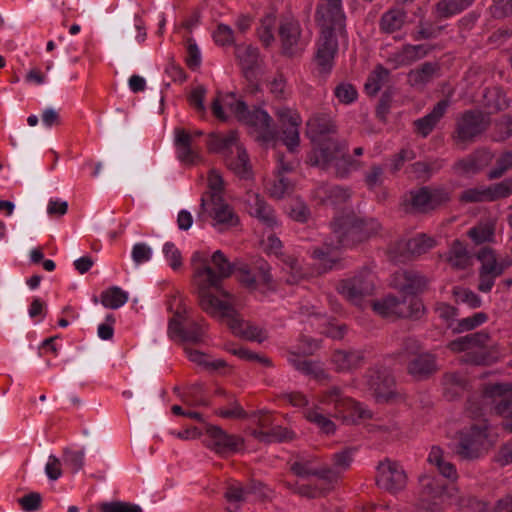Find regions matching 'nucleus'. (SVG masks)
I'll return each instance as SVG.
<instances>
[{
	"label": "nucleus",
	"mask_w": 512,
	"mask_h": 512,
	"mask_svg": "<svg viewBox=\"0 0 512 512\" xmlns=\"http://www.w3.org/2000/svg\"><path fill=\"white\" fill-rule=\"evenodd\" d=\"M486 188L488 201H496L506 198L512 194V177L500 183L486 186Z\"/></svg>",
	"instance_id": "obj_51"
},
{
	"label": "nucleus",
	"mask_w": 512,
	"mask_h": 512,
	"mask_svg": "<svg viewBox=\"0 0 512 512\" xmlns=\"http://www.w3.org/2000/svg\"><path fill=\"white\" fill-rule=\"evenodd\" d=\"M374 288V276L369 271H363L352 278L341 281L337 289L352 304L363 308L366 298L373 294Z\"/></svg>",
	"instance_id": "obj_11"
},
{
	"label": "nucleus",
	"mask_w": 512,
	"mask_h": 512,
	"mask_svg": "<svg viewBox=\"0 0 512 512\" xmlns=\"http://www.w3.org/2000/svg\"><path fill=\"white\" fill-rule=\"evenodd\" d=\"M245 202L250 215L258 218L262 223L269 227L276 225L277 221L273 210L266 204L259 194L255 192H248Z\"/></svg>",
	"instance_id": "obj_24"
},
{
	"label": "nucleus",
	"mask_w": 512,
	"mask_h": 512,
	"mask_svg": "<svg viewBox=\"0 0 512 512\" xmlns=\"http://www.w3.org/2000/svg\"><path fill=\"white\" fill-rule=\"evenodd\" d=\"M446 261L456 269H465L471 265L472 257L466 246L459 240H454L446 256Z\"/></svg>",
	"instance_id": "obj_38"
},
{
	"label": "nucleus",
	"mask_w": 512,
	"mask_h": 512,
	"mask_svg": "<svg viewBox=\"0 0 512 512\" xmlns=\"http://www.w3.org/2000/svg\"><path fill=\"white\" fill-rule=\"evenodd\" d=\"M294 190V182L286 175L281 173L276 174V178L269 188L271 197L281 199L290 195Z\"/></svg>",
	"instance_id": "obj_47"
},
{
	"label": "nucleus",
	"mask_w": 512,
	"mask_h": 512,
	"mask_svg": "<svg viewBox=\"0 0 512 512\" xmlns=\"http://www.w3.org/2000/svg\"><path fill=\"white\" fill-rule=\"evenodd\" d=\"M459 199L465 203L485 202L488 201L486 186L474 187L464 190Z\"/></svg>",
	"instance_id": "obj_56"
},
{
	"label": "nucleus",
	"mask_w": 512,
	"mask_h": 512,
	"mask_svg": "<svg viewBox=\"0 0 512 512\" xmlns=\"http://www.w3.org/2000/svg\"><path fill=\"white\" fill-rule=\"evenodd\" d=\"M168 309L173 312V317L170 319L168 326L170 337L183 342L199 343L203 336V329L195 322H192L187 328L184 327L187 308L180 295L171 297L168 302Z\"/></svg>",
	"instance_id": "obj_8"
},
{
	"label": "nucleus",
	"mask_w": 512,
	"mask_h": 512,
	"mask_svg": "<svg viewBox=\"0 0 512 512\" xmlns=\"http://www.w3.org/2000/svg\"><path fill=\"white\" fill-rule=\"evenodd\" d=\"M428 462L437 467L439 473L451 481L458 478L455 466L448 461L447 456L442 448L433 446L428 455Z\"/></svg>",
	"instance_id": "obj_33"
},
{
	"label": "nucleus",
	"mask_w": 512,
	"mask_h": 512,
	"mask_svg": "<svg viewBox=\"0 0 512 512\" xmlns=\"http://www.w3.org/2000/svg\"><path fill=\"white\" fill-rule=\"evenodd\" d=\"M252 436L265 444L290 441L294 439V433L281 426H271L269 430H253Z\"/></svg>",
	"instance_id": "obj_39"
},
{
	"label": "nucleus",
	"mask_w": 512,
	"mask_h": 512,
	"mask_svg": "<svg viewBox=\"0 0 512 512\" xmlns=\"http://www.w3.org/2000/svg\"><path fill=\"white\" fill-rule=\"evenodd\" d=\"M128 300V295L119 287H111L101 294V303L104 307L117 309L123 306Z\"/></svg>",
	"instance_id": "obj_45"
},
{
	"label": "nucleus",
	"mask_w": 512,
	"mask_h": 512,
	"mask_svg": "<svg viewBox=\"0 0 512 512\" xmlns=\"http://www.w3.org/2000/svg\"><path fill=\"white\" fill-rule=\"evenodd\" d=\"M207 448L217 454L225 455L238 451L243 444V439L237 435L229 434L219 426H206Z\"/></svg>",
	"instance_id": "obj_14"
},
{
	"label": "nucleus",
	"mask_w": 512,
	"mask_h": 512,
	"mask_svg": "<svg viewBox=\"0 0 512 512\" xmlns=\"http://www.w3.org/2000/svg\"><path fill=\"white\" fill-rule=\"evenodd\" d=\"M438 70L436 63L426 62L408 73V82L413 87L423 88L436 77Z\"/></svg>",
	"instance_id": "obj_36"
},
{
	"label": "nucleus",
	"mask_w": 512,
	"mask_h": 512,
	"mask_svg": "<svg viewBox=\"0 0 512 512\" xmlns=\"http://www.w3.org/2000/svg\"><path fill=\"white\" fill-rule=\"evenodd\" d=\"M469 347V353H466L463 361L472 364H490L496 360L492 348L489 346L490 336L487 332L480 331L465 336Z\"/></svg>",
	"instance_id": "obj_13"
},
{
	"label": "nucleus",
	"mask_w": 512,
	"mask_h": 512,
	"mask_svg": "<svg viewBox=\"0 0 512 512\" xmlns=\"http://www.w3.org/2000/svg\"><path fill=\"white\" fill-rule=\"evenodd\" d=\"M476 257L481 262L479 271L492 273L493 275H501L512 264V261L508 258L498 260L494 250L487 246L482 247L477 252Z\"/></svg>",
	"instance_id": "obj_26"
},
{
	"label": "nucleus",
	"mask_w": 512,
	"mask_h": 512,
	"mask_svg": "<svg viewBox=\"0 0 512 512\" xmlns=\"http://www.w3.org/2000/svg\"><path fill=\"white\" fill-rule=\"evenodd\" d=\"M192 261L195 266L194 281L197 286L200 307L210 315L231 314L229 303L219 300L210 291L213 288L223 296H229L227 292L221 289V281L232 273L230 262L220 250L212 255V263L217 272L207 264L206 258L200 253H195Z\"/></svg>",
	"instance_id": "obj_1"
},
{
	"label": "nucleus",
	"mask_w": 512,
	"mask_h": 512,
	"mask_svg": "<svg viewBox=\"0 0 512 512\" xmlns=\"http://www.w3.org/2000/svg\"><path fill=\"white\" fill-rule=\"evenodd\" d=\"M468 387V379L459 372H447L442 378L443 395L447 400L460 397Z\"/></svg>",
	"instance_id": "obj_30"
},
{
	"label": "nucleus",
	"mask_w": 512,
	"mask_h": 512,
	"mask_svg": "<svg viewBox=\"0 0 512 512\" xmlns=\"http://www.w3.org/2000/svg\"><path fill=\"white\" fill-rule=\"evenodd\" d=\"M101 510L103 512H142L139 505L121 501L104 503Z\"/></svg>",
	"instance_id": "obj_61"
},
{
	"label": "nucleus",
	"mask_w": 512,
	"mask_h": 512,
	"mask_svg": "<svg viewBox=\"0 0 512 512\" xmlns=\"http://www.w3.org/2000/svg\"><path fill=\"white\" fill-rule=\"evenodd\" d=\"M279 37L283 53L287 56H295L304 49L300 24L293 18H286L281 21Z\"/></svg>",
	"instance_id": "obj_18"
},
{
	"label": "nucleus",
	"mask_w": 512,
	"mask_h": 512,
	"mask_svg": "<svg viewBox=\"0 0 512 512\" xmlns=\"http://www.w3.org/2000/svg\"><path fill=\"white\" fill-rule=\"evenodd\" d=\"M448 106L449 100L444 99L439 101L429 114L414 122L416 132L422 137L428 136L443 117Z\"/></svg>",
	"instance_id": "obj_29"
},
{
	"label": "nucleus",
	"mask_w": 512,
	"mask_h": 512,
	"mask_svg": "<svg viewBox=\"0 0 512 512\" xmlns=\"http://www.w3.org/2000/svg\"><path fill=\"white\" fill-rule=\"evenodd\" d=\"M364 353L360 350H337L332 355V363L338 372H351L364 364Z\"/></svg>",
	"instance_id": "obj_27"
},
{
	"label": "nucleus",
	"mask_w": 512,
	"mask_h": 512,
	"mask_svg": "<svg viewBox=\"0 0 512 512\" xmlns=\"http://www.w3.org/2000/svg\"><path fill=\"white\" fill-rule=\"evenodd\" d=\"M448 199V194L439 190L431 192L427 188H420L410 192V203L413 209L420 212L434 209Z\"/></svg>",
	"instance_id": "obj_23"
},
{
	"label": "nucleus",
	"mask_w": 512,
	"mask_h": 512,
	"mask_svg": "<svg viewBox=\"0 0 512 512\" xmlns=\"http://www.w3.org/2000/svg\"><path fill=\"white\" fill-rule=\"evenodd\" d=\"M407 241L408 250H410L412 259L425 254L435 245L434 239L426 236L425 234H419Z\"/></svg>",
	"instance_id": "obj_48"
},
{
	"label": "nucleus",
	"mask_w": 512,
	"mask_h": 512,
	"mask_svg": "<svg viewBox=\"0 0 512 512\" xmlns=\"http://www.w3.org/2000/svg\"><path fill=\"white\" fill-rule=\"evenodd\" d=\"M429 52L427 45H405L400 51L394 53L390 60L396 65H408L426 56Z\"/></svg>",
	"instance_id": "obj_37"
},
{
	"label": "nucleus",
	"mask_w": 512,
	"mask_h": 512,
	"mask_svg": "<svg viewBox=\"0 0 512 512\" xmlns=\"http://www.w3.org/2000/svg\"><path fill=\"white\" fill-rule=\"evenodd\" d=\"M389 71L382 66L377 67L365 84V90L369 95H375L381 87L387 83Z\"/></svg>",
	"instance_id": "obj_49"
},
{
	"label": "nucleus",
	"mask_w": 512,
	"mask_h": 512,
	"mask_svg": "<svg viewBox=\"0 0 512 512\" xmlns=\"http://www.w3.org/2000/svg\"><path fill=\"white\" fill-rule=\"evenodd\" d=\"M298 371L304 373L305 375L312 376L313 378L317 380H328L329 375L325 372V370L322 368V366L313 361L304 360L300 367L298 368Z\"/></svg>",
	"instance_id": "obj_57"
},
{
	"label": "nucleus",
	"mask_w": 512,
	"mask_h": 512,
	"mask_svg": "<svg viewBox=\"0 0 512 512\" xmlns=\"http://www.w3.org/2000/svg\"><path fill=\"white\" fill-rule=\"evenodd\" d=\"M213 36L218 45L225 46L234 43V32L225 24H219Z\"/></svg>",
	"instance_id": "obj_63"
},
{
	"label": "nucleus",
	"mask_w": 512,
	"mask_h": 512,
	"mask_svg": "<svg viewBox=\"0 0 512 512\" xmlns=\"http://www.w3.org/2000/svg\"><path fill=\"white\" fill-rule=\"evenodd\" d=\"M235 56L247 79L253 75V69L258 63V50L250 45H237Z\"/></svg>",
	"instance_id": "obj_35"
},
{
	"label": "nucleus",
	"mask_w": 512,
	"mask_h": 512,
	"mask_svg": "<svg viewBox=\"0 0 512 512\" xmlns=\"http://www.w3.org/2000/svg\"><path fill=\"white\" fill-rule=\"evenodd\" d=\"M208 189L209 191L203 196L207 199H212L216 194L217 196H222V192L224 190V180L221 173L212 168L208 172Z\"/></svg>",
	"instance_id": "obj_52"
},
{
	"label": "nucleus",
	"mask_w": 512,
	"mask_h": 512,
	"mask_svg": "<svg viewBox=\"0 0 512 512\" xmlns=\"http://www.w3.org/2000/svg\"><path fill=\"white\" fill-rule=\"evenodd\" d=\"M378 229L379 224L374 220L365 221L353 213L343 215L333 223V234L336 237V242L332 240L325 243L323 248L314 251V255L325 261L333 250L348 244L350 239L352 242L361 241L376 233Z\"/></svg>",
	"instance_id": "obj_5"
},
{
	"label": "nucleus",
	"mask_w": 512,
	"mask_h": 512,
	"mask_svg": "<svg viewBox=\"0 0 512 512\" xmlns=\"http://www.w3.org/2000/svg\"><path fill=\"white\" fill-rule=\"evenodd\" d=\"M193 135L185 130H176L175 144L177 147L178 158L186 164H194L199 159V155L192 149Z\"/></svg>",
	"instance_id": "obj_34"
},
{
	"label": "nucleus",
	"mask_w": 512,
	"mask_h": 512,
	"mask_svg": "<svg viewBox=\"0 0 512 512\" xmlns=\"http://www.w3.org/2000/svg\"><path fill=\"white\" fill-rule=\"evenodd\" d=\"M367 385L378 402H387L393 396L394 378L384 367H374L366 374Z\"/></svg>",
	"instance_id": "obj_17"
},
{
	"label": "nucleus",
	"mask_w": 512,
	"mask_h": 512,
	"mask_svg": "<svg viewBox=\"0 0 512 512\" xmlns=\"http://www.w3.org/2000/svg\"><path fill=\"white\" fill-rule=\"evenodd\" d=\"M321 405L333 406L335 418H341L347 424L356 423L357 419H366L371 417L370 411L361 407L359 403L352 398L345 396L338 386H332L324 390L318 396V404L305 411V418L316 425L318 429L327 435L333 434L336 425L331 416L324 413Z\"/></svg>",
	"instance_id": "obj_2"
},
{
	"label": "nucleus",
	"mask_w": 512,
	"mask_h": 512,
	"mask_svg": "<svg viewBox=\"0 0 512 512\" xmlns=\"http://www.w3.org/2000/svg\"><path fill=\"white\" fill-rule=\"evenodd\" d=\"M512 168V152L507 151L500 155L496 161L495 168L488 173L489 179L500 178L506 171Z\"/></svg>",
	"instance_id": "obj_54"
},
{
	"label": "nucleus",
	"mask_w": 512,
	"mask_h": 512,
	"mask_svg": "<svg viewBox=\"0 0 512 512\" xmlns=\"http://www.w3.org/2000/svg\"><path fill=\"white\" fill-rule=\"evenodd\" d=\"M407 477L402 466L395 461L385 459L378 465L377 484L389 492L402 490L406 485Z\"/></svg>",
	"instance_id": "obj_15"
},
{
	"label": "nucleus",
	"mask_w": 512,
	"mask_h": 512,
	"mask_svg": "<svg viewBox=\"0 0 512 512\" xmlns=\"http://www.w3.org/2000/svg\"><path fill=\"white\" fill-rule=\"evenodd\" d=\"M384 181V167L372 165L365 174V183L370 189L381 186Z\"/></svg>",
	"instance_id": "obj_59"
},
{
	"label": "nucleus",
	"mask_w": 512,
	"mask_h": 512,
	"mask_svg": "<svg viewBox=\"0 0 512 512\" xmlns=\"http://www.w3.org/2000/svg\"><path fill=\"white\" fill-rule=\"evenodd\" d=\"M300 125H292L283 128V141L289 151L293 152L299 146L300 136L298 127Z\"/></svg>",
	"instance_id": "obj_62"
},
{
	"label": "nucleus",
	"mask_w": 512,
	"mask_h": 512,
	"mask_svg": "<svg viewBox=\"0 0 512 512\" xmlns=\"http://www.w3.org/2000/svg\"><path fill=\"white\" fill-rule=\"evenodd\" d=\"M454 295L458 302L465 303L471 308H477L481 305L480 297L469 289L456 288Z\"/></svg>",
	"instance_id": "obj_60"
},
{
	"label": "nucleus",
	"mask_w": 512,
	"mask_h": 512,
	"mask_svg": "<svg viewBox=\"0 0 512 512\" xmlns=\"http://www.w3.org/2000/svg\"><path fill=\"white\" fill-rule=\"evenodd\" d=\"M275 24V15L272 13L267 14L261 20L259 28V37L264 45L269 46L274 41L273 27Z\"/></svg>",
	"instance_id": "obj_53"
},
{
	"label": "nucleus",
	"mask_w": 512,
	"mask_h": 512,
	"mask_svg": "<svg viewBox=\"0 0 512 512\" xmlns=\"http://www.w3.org/2000/svg\"><path fill=\"white\" fill-rule=\"evenodd\" d=\"M224 108L229 109L239 121L255 127L264 139H271L275 136L273 120L266 111L261 109L250 111L243 101L236 99L233 93L217 97L211 104L213 115L221 121L227 120Z\"/></svg>",
	"instance_id": "obj_4"
},
{
	"label": "nucleus",
	"mask_w": 512,
	"mask_h": 512,
	"mask_svg": "<svg viewBox=\"0 0 512 512\" xmlns=\"http://www.w3.org/2000/svg\"><path fill=\"white\" fill-rule=\"evenodd\" d=\"M337 31L320 30L317 43L316 62L323 71H329L338 50Z\"/></svg>",
	"instance_id": "obj_19"
},
{
	"label": "nucleus",
	"mask_w": 512,
	"mask_h": 512,
	"mask_svg": "<svg viewBox=\"0 0 512 512\" xmlns=\"http://www.w3.org/2000/svg\"><path fill=\"white\" fill-rule=\"evenodd\" d=\"M314 196L322 203L339 205L348 201L351 196V192L347 188L330 186L322 183L316 188Z\"/></svg>",
	"instance_id": "obj_32"
},
{
	"label": "nucleus",
	"mask_w": 512,
	"mask_h": 512,
	"mask_svg": "<svg viewBox=\"0 0 512 512\" xmlns=\"http://www.w3.org/2000/svg\"><path fill=\"white\" fill-rule=\"evenodd\" d=\"M473 0H440L435 5V14L439 19L451 17L468 8Z\"/></svg>",
	"instance_id": "obj_42"
},
{
	"label": "nucleus",
	"mask_w": 512,
	"mask_h": 512,
	"mask_svg": "<svg viewBox=\"0 0 512 512\" xmlns=\"http://www.w3.org/2000/svg\"><path fill=\"white\" fill-rule=\"evenodd\" d=\"M307 163L322 170L333 168L338 177H346L359 168V162L348 155L346 144L335 137L313 144Z\"/></svg>",
	"instance_id": "obj_3"
},
{
	"label": "nucleus",
	"mask_w": 512,
	"mask_h": 512,
	"mask_svg": "<svg viewBox=\"0 0 512 512\" xmlns=\"http://www.w3.org/2000/svg\"><path fill=\"white\" fill-rule=\"evenodd\" d=\"M315 19L320 30L337 31L340 36L346 34L342 0H323L317 6Z\"/></svg>",
	"instance_id": "obj_12"
},
{
	"label": "nucleus",
	"mask_w": 512,
	"mask_h": 512,
	"mask_svg": "<svg viewBox=\"0 0 512 512\" xmlns=\"http://www.w3.org/2000/svg\"><path fill=\"white\" fill-rule=\"evenodd\" d=\"M460 505L466 508L468 512H487V504L474 496H462Z\"/></svg>",
	"instance_id": "obj_64"
},
{
	"label": "nucleus",
	"mask_w": 512,
	"mask_h": 512,
	"mask_svg": "<svg viewBox=\"0 0 512 512\" xmlns=\"http://www.w3.org/2000/svg\"><path fill=\"white\" fill-rule=\"evenodd\" d=\"M406 12L395 8L385 12L380 21L381 29L386 33H393L400 30L406 22Z\"/></svg>",
	"instance_id": "obj_43"
},
{
	"label": "nucleus",
	"mask_w": 512,
	"mask_h": 512,
	"mask_svg": "<svg viewBox=\"0 0 512 512\" xmlns=\"http://www.w3.org/2000/svg\"><path fill=\"white\" fill-rule=\"evenodd\" d=\"M291 471L302 478H308L310 476H316L329 483H332L338 479V473L333 468L326 466H318L315 461L306 457H298L294 462L290 464Z\"/></svg>",
	"instance_id": "obj_20"
},
{
	"label": "nucleus",
	"mask_w": 512,
	"mask_h": 512,
	"mask_svg": "<svg viewBox=\"0 0 512 512\" xmlns=\"http://www.w3.org/2000/svg\"><path fill=\"white\" fill-rule=\"evenodd\" d=\"M437 370L435 357L430 353H422L416 356L408 364V372L414 378L422 380L428 378Z\"/></svg>",
	"instance_id": "obj_31"
},
{
	"label": "nucleus",
	"mask_w": 512,
	"mask_h": 512,
	"mask_svg": "<svg viewBox=\"0 0 512 512\" xmlns=\"http://www.w3.org/2000/svg\"><path fill=\"white\" fill-rule=\"evenodd\" d=\"M284 264L289 268V282L295 283L305 276V272L299 260L293 255H287L283 259Z\"/></svg>",
	"instance_id": "obj_58"
},
{
	"label": "nucleus",
	"mask_w": 512,
	"mask_h": 512,
	"mask_svg": "<svg viewBox=\"0 0 512 512\" xmlns=\"http://www.w3.org/2000/svg\"><path fill=\"white\" fill-rule=\"evenodd\" d=\"M419 481L424 501H432L434 504H438L444 500L446 495H451L443 481L435 476L423 475Z\"/></svg>",
	"instance_id": "obj_25"
},
{
	"label": "nucleus",
	"mask_w": 512,
	"mask_h": 512,
	"mask_svg": "<svg viewBox=\"0 0 512 512\" xmlns=\"http://www.w3.org/2000/svg\"><path fill=\"white\" fill-rule=\"evenodd\" d=\"M210 151L220 153L227 167L238 177L248 179L252 175L248 155L238 142L237 133L230 131L227 135L210 134L207 142Z\"/></svg>",
	"instance_id": "obj_6"
},
{
	"label": "nucleus",
	"mask_w": 512,
	"mask_h": 512,
	"mask_svg": "<svg viewBox=\"0 0 512 512\" xmlns=\"http://www.w3.org/2000/svg\"><path fill=\"white\" fill-rule=\"evenodd\" d=\"M455 452L463 459H476L483 453L488 439L486 420H480L457 433Z\"/></svg>",
	"instance_id": "obj_9"
},
{
	"label": "nucleus",
	"mask_w": 512,
	"mask_h": 512,
	"mask_svg": "<svg viewBox=\"0 0 512 512\" xmlns=\"http://www.w3.org/2000/svg\"><path fill=\"white\" fill-rule=\"evenodd\" d=\"M201 208L213 218L215 221L214 225H220L227 229L237 226L239 223L238 216L224 201L222 196H217L215 194L212 199L202 197Z\"/></svg>",
	"instance_id": "obj_16"
},
{
	"label": "nucleus",
	"mask_w": 512,
	"mask_h": 512,
	"mask_svg": "<svg viewBox=\"0 0 512 512\" xmlns=\"http://www.w3.org/2000/svg\"><path fill=\"white\" fill-rule=\"evenodd\" d=\"M487 320V315L483 312L475 313L470 317L463 318L459 320L457 327L454 328V331L457 333H462L465 331L472 330Z\"/></svg>",
	"instance_id": "obj_55"
},
{
	"label": "nucleus",
	"mask_w": 512,
	"mask_h": 512,
	"mask_svg": "<svg viewBox=\"0 0 512 512\" xmlns=\"http://www.w3.org/2000/svg\"><path fill=\"white\" fill-rule=\"evenodd\" d=\"M492 159V154L487 150L477 151L473 156L459 161L457 169L464 173H475L486 166Z\"/></svg>",
	"instance_id": "obj_40"
},
{
	"label": "nucleus",
	"mask_w": 512,
	"mask_h": 512,
	"mask_svg": "<svg viewBox=\"0 0 512 512\" xmlns=\"http://www.w3.org/2000/svg\"><path fill=\"white\" fill-rule=\"evenodd\" d=\"M373 310L383 317L405 315L404 305L395 297L389 296L372 303Z\"/></svg>",
	"instance_id": "obj_41"
},
{
	"label": "nucleus",
	"mask_w": 512,
	"mask_h": 512,
	"mask_svg": "<svg viewBox=\"0 0 512 512\" xmlns=\"http://www.w3.org/2000/svg\"><path fill=\"white\" fill-rule=\"evenodd\" d=\"M185 352L191 362L207 370L216 371L227 365L222 359L211 360L206 354L199 350L186 347Z\"/></svg>",
	"instance_id": "obj_44"
},
{
	"label": "nucleus",
	"mask_w": 512,
	"mask_h": 512,
	"mask_svg": "<svg viewBox=\"0 0 512 512\" xmlns=\"http://www.w3.org/2000/svg\"><path fill=\"white\" fill-rule=\"evenodd\" d=\"M389 259L396 263H406L412 260L410 250H408V241L399 240L392 244L388 250Z\"/></svg>",
	"instance_id": "obj_50"
},
{
	"label": "nucleus",
	"mask_w": 512,
	"mask_h": 512,
	"mask_svg": "<svg viewBox=\"0 0 512 512\" xmlns=\"http://www.w3.org/2000/svg\"><path fill=\"white\" fill-rule=\"evenodd\" d=\"M495 227L492 222L479 223L468 231V236L476 244L480 245L486 242H492L494 238Z\"/></svg>",
	"instance_id": "obj_46"
},
{
	"label": "nucleus",
	"mask_w": 512,
	"mask_h": 512,
	"mask_svg": "<svg viewBox=\"0 0 512 512\" xmlns=\"http://www.w3.org/2000/svg\"><path fill=\"white\" fill-rule=\"evenodd\" d=\"M483 397L486 404L492 405L495 413L501 417L502 428L512 433V384L487 385Z\"/></svg>",
	"instance_id": "obj_10"
},
{
	"label": "nucleus",
	"mask_w": 512,
	"mask_h": 512,
	"mask_svg": "<svg viewBox=\"0 0 512 512\" xmlns=\"http://www.w3.org/2000/svg\"><path fill=\"white\" fill-rule=\"evenodd\" d=\"M428 279L414 271H398L392 277V285L406 295H416L426 290Z\"/></svg>",
	"instance_id": "obj_21"
},
{
	"label": "nucleus",
	"mask_w": 512,
	"mask_h": 512,
	"mask_svg": "<svg viewBox=\"0 0 512 512\" xmlns=\"http://www.w3.org/2000/svg\"><path fill=\"white\" fill-rule=\"evenodd\" d=\"M336 125L325 114H315L306 123V136L312 144L325 141L328 137H334Z\"/></svg>",
	"instance_id": "obj_22"
},
{
	"label": "nucleus",
	"mask_w": 512,
	"mask_h": 512,
	"mask_svg": "<svg viewBox=\"0 0 512 512\" xmlns=\"http://www.w3.org/2000/svg\"><path fill=\"white\" fill-rule=\"evenodd\" d=\"M230 311L231 314L217 316L227 319V324L234 334L242 335L250 340H255L258 342L264 340L265 336L263 335L262 330L254 326H250L248 323H245L236 315L231 306Z\"/></svg>",
	"instance_id": "obj_28"
},
{
	"label": "nucleus",
	"mask_w": 512,
	"mask_h": 512,
	"mask_svg": "<svg viewBox=\"0 0 512 512\" xmlns=\"http://www.w3.org/2000/svg\"><path fill=\"white\" fill-rule=\"evenodd\" d=\"M488 114L477 110H467L458 115L453 132V140L457 145H467L475 142L489 127Z\"/></svg>",
	"instance_id": "obj_7"
}]
</instances>
